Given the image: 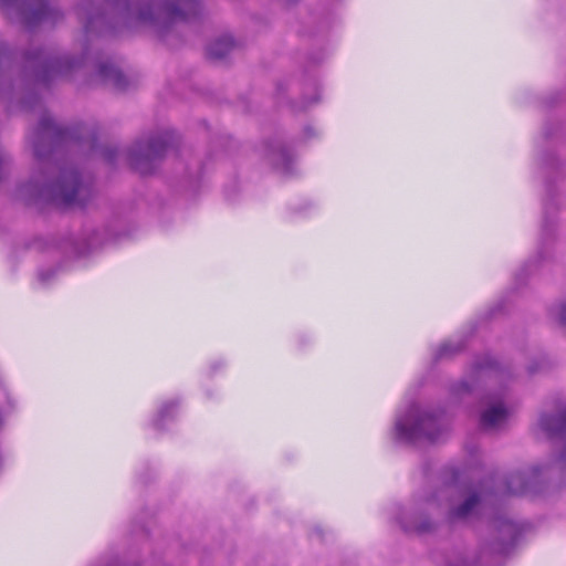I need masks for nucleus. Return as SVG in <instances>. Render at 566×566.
Returning <instances> with one entry per match:
<instances>
[{
	"mask_svg": "<svg viewBox=\"0 0 566 566\" xmlns=\"http://www.w3.org/2000/svg\"><path fill=\"white\" fill-rule=\"evenodd\" d=\"M437 427V420L428 413H420L418 407L412 406L406 417L399 418L396 423V430L400 438L413 440L422 436L430 440H436L437 436L433 429Z\"/></svg>",
	"mask_w": 566,
	"mask_h": 566,
	"instance_id": "1",
	"label": "nucleus"
},
{
	"mask_svg": "<svg viewBox=\"0 0 566 566\" xmlns=\"http://www.w3.org/2000/svg\"><path fill=\"white\" fill-rule=\"evenodd\" d=\"M80 190L75 172L64 174L57 182L48 186L42 191L50 196L59 205H73Z\"/></svg>",
	"mask_w": 566,
	"mask_h": 566,
	"instance_id": "2",
	"label": "nucleus"
},
{
	"mask_svg": "<svg viewBox=\"0 0 566 566\" xmlns=\"http://www.w3.org/2000/svg\"><path fill=\"white\" fill-rule=\"evenodd\" d=\"M166 148V142L159 137L146 143L136 145L132 150V163L142 174L147 172L145 164L151 163L161 157Z\"/></svg>",
	"mask_w": 566,
	"mask_h": 566,
	"instance_id": "3",
	"label": "nucleus"
},
{
	"mask_svg": "<svg viewBox=\"0 0 566 566\" xmlns=\"http://www.w3.org/2000/svg\"><path fill=\"white\" fill-rule=\"evenodd\" d=\"M509 418V410L502 403L491 405L481 416L485 429L500 428Z\"/></svg>",
	"mask_w": 566,
	"mask_h": 566,
	"instance_id": "4",
	"label": "nucleus"
},
{
	"mask_svg": "<svg viewBox=\"0 0 566 566\" xmlns=\"http://www.w3.org/2000/svg\"><path fill=\"white\" fill-rule=\"evenodd\" d=\"M539 426L549 436L566 434V411L562 415L543 416Z\"/></svg>",
	"mask_w": 566,
	"mask_h": 566,
	"instance_id": "5",
	"label": "nucleus"
},
{
	"mask_svg": "<svg viewBox=\"0 0 566 566\" xmlns=\"http://www.w3.org/2000/svg\"><path fill=\"white\" fill-rule=\"evenodd\" d=\"M232 46L231 39H220L209 45L208 55L213 59H222L231 51Z\"/></svg>",
	"mask_w": 566,
	"mask_h": 566,
	"instance_id": "6",
	"label": "nucleus"
},
{
	"mask_svg": "<svg viewBox=\"0 0 566 566\" xmlns=\"http://www.w3.org/2000/svg\"><path fill=\"white\" fill-rule=\"evenodd\" d=\"M476 503H478L476 496H474V495L470 496L469 499H467V501L464 502V504L462 506H460L459 509L455 510L454 514L458 517H464L473 510V507L476 505Z\"/></svg>",
	"mask_w": 566,
	"mask_h": 566,
	"instance_id": "7",
	"label": "nucleus"
},
{
	"mask_svg": "<svg viewBox=\"0 0 566 566\" xmlns=\"http://www.w3.org/2000/svg\"><path fill=\"white\" fill-rule=\"evenodd\" d=\"M105 76L111 81L113 82V84L118 87V88H123L124 87V76L123 74L114 69V67H111L108 70V72L105 74Z\"/></svg>",
	"mask_w": 566,
	"mask_h": 566,
	"instance_id": "8",
	"label": "nucleus"
},
{
	"mask_svg": "<svg viewBox=\"0 0 566 566\" xmlns=\"http://www.w3.org/2000/svg\"><path fill=\"white\" fill-rule=\"evenodd\" d=\"M4 4H14L20 6L23 3L24 0H1Z\"/></svg>",
	"mask_w": 566,
	"mask_h": 566,
	"instance_id": "9",
	"label": "nucleus"
},
{
	"mask_svg": "<svg viewBox=\"0 0 566 566\" xmlns=\"http://www.w3.org/2000/svg\"><path fill=\"white\" fill-rule=\"evenodd\" d=\"M49 125H50L49 123H43V124H42V129H43V130H46V129L49 128Z\"/></svg>",
	"mask_w": 566,
	"mask_h": 566,
	"instance_id": "10",
	"label": "nucleus"
}]
</instances>
